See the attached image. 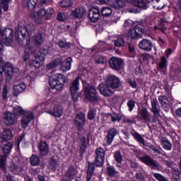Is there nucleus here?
<instances>
[{
    "instance_id": "obj_1",
    "label": "nucleus",
    "mask_w": 181,
    "mask_h": 181,
    "mask_svg": "<svg viewBox=\"0 0 181 181\" xmlns=\"http://www.w3.org/2000/svg\"><path fill=\"white\" fill-rule=\"evenodd\" d=\"M121 87V81L118 77L112 75L107 78L105 84L101 83L98 86V90L104 97H111L115 90Z\"/></svg>"
},
{
    "instance_id": "obj_2",
    "label": "nucleus",
    "mask_w": 181,
    "mask_h": 181,
    "mask_svg": "<svg viewBox=\"0 0 181 181\" xmlns=\"http://www.w3.org/2000/svg\"><path fill=\"white\" fill-rule=\"evenodd\" d=\"M64 83H69V78L62 74H55L49 77V84L51 88L55 90H63Z\"/></svg>"
},
{
    "instance_id": "obj_3",
    "label": "nucleus",
    "mask_w": 181,
    "mask_h": 181,
    "mask_svg": "<svg viewBox=\"0 0 181 181\" xmlns=\"http://www.w3.org/2000/svg\"><path fill=\"white\" fill-rule=\"evenodd\" d=\"M13 114L14 115H23L21 119L22 128H28V125L33 119V113L32 112L25 111L19 106L14 107Z\"/></svg>"
},
{
    "instance_id": "obj_4",
    "label": "nucleus",
    "mask_w": 181,
    "mask_h": 181,
    "mask_svg": "<svg viewBox=\"0 0 181 181\" xmlns=\"http://www.w3.org/2000/svg\"><path fill=\"white\" fill-rule=\"evenodd\" d=\"M4 49V45L0 42V74H4L6 70V80H12V74L13 73V66L9 62H5L2 59V50Z\"/></svg>"
},
{
    "instance_id": "obj_5",
    "label": "nucleus",
    "mask_w": 181,
    "mask_h": 181,
    "mask_svg": "<svg viewBox=\"0 0 181 181\" xmlns=\"http://www.w3.org/2000/svg\"><path fill=\"white\" fill-rule=\"evenodd\" d=\"M84 97L86 101L89 103H97L98 101V96H97V90L93 86H87L85 88Z\"/></svg>"
},
{
    "instance_id": "obj_6",
    "label": "nucleus",
    "mask_w": 181,
    "mask_h": 181,
    "mask_svg": "<svg viewBox=\"0 0 181 181\" xmlns=\"http://www.w3.org/2000/svg\"><path fill=\"white\" fill-rule=\"evenodd\" d=\"M18 30L22 37L26 39L27 35H30V32H33V30H35V25H33V23H29L26 26L19 24Z\"/></svg>"
},
{
    "instance_id": "obj_7",
    "label": "nucleus",
    "mask_w": 181,
    "mask_h": 181,
    "mask_svg": "<svg viewBox=\"0 0 181 181\" xmlns=\"http://www.w3.org/2000/svg\"><path fill=\"white\" fill-rule=\"evenodd\" d=\"M145 33V30L136 26V28H130L127 33V37L130 39H141L142 35Z\"/></svg>"
},
{
    "instance_id": "obj_8",
    "label": "nucleus",
    "mask_w": 181,
    "mask_h": 181,
    "mask_svg": "<svg viewBox=\"0 0 181 181\" xmlns=\"http://www.w3.org/2000/svg\"><path fill=\"white\" fill-rule=\"evenodd\" d=\"M46 59V49L42 48L40 49V55L35 57V59L31 62V66L34 67H40V63L45 62Z\"/></svg>"
},
{
    "instance_id": "obj_9",
    "label": "nucleus",
    "mask_w": 181,
    "mask_h": 181,
    "mask_svg": "<svg viewBox=\"0 0 181 181\" xmlns=\"http://www.w3.org/2000/svg\"><path fill=\"white\" fill-rule=\"evenodd\" d=\"M110 66L113 70H120L122 69V66H124V61L120 58L113 57L110 59Z\"/></svg>"
},
{
    "instance_id": "obj_10",
    "label": "nucleus",
    "mask_w": 181,
    "mask_h": 181,
    "mask_svg": "<svg viewBox=\"0 0 181 181\" xmlns=\"http://www.w3.org/2000/svg\"><path fill=\"white\" fill-rule=\"evenodd\" d=\"M75 125L79 131H81L84 128V125H86V115L84 113L81 112L76 115L75 117Z\"/></svg>"
},
{
    "instance_id": "obj_11",
    "label": "nucleus",
    "mask_w": 181,
    "mask_h": 181,
    "mask_svg": "<svg viewBox=\"0 0 181 181\" xmlns=\"http://www.w3.org/2000/svg\"><path fill=\"white\" fill-rule=\"evenodd\" d=\"M141 162L150 166L151 169H159L160 166L159 165V163L153 160L148 156H145L141 158Z\"/></svg>"
},
{
    "instance_id": "obj_12",
    "label": "nucleus",
    "mask_w": 181,
    "mask_h": 181,
    "mask_svg": "<svg viewBox=\"0 0 181 181\" xmlns=\"http://www.w3.org/2000/svg\"><path fill=\"white\" fill-rule=\"evenodd\" d=\"M104 158H105V151L102 148H98L96 150V166H103L104 165Z\"/></svg>"
},
{
    "instance_id": "obj_13",
    "label": "nucleus",
    "mask_w": 181,
    "mask_h": 181,
    "mask_svg": "<svg viewBox=\"0 0 181 181\" xmlns=\"http://www.w3.org/2000/svg\"><path fill=\"white\" fill-rule=\"evenodd\" d=\"M88 18L91 22H97L100 19V8L97 6L91 7L89 10Z\"/></svg>"
},
{
    "instance_id": "obj_14",
    "label": "nucleus",
    "mask_w": 181,
    "mask_h": 181,
    "mask_svg": "<svg viewBox=\"0 0 181 181\" xmlns=\"http://www.w3.org/2000/svg\"><path fill=\"white\" fill-rule=\"evenodd\" d=\"M86 10L84 8H76L75 10L69 11V15L72 18H76L77 19H81L86 16Z\"/></svg>"
},
{
    "instance_id": "obj_15",
    "label": "nucleus",
    "mask_w": 181,
    "mask_h": 181,
    "mask_svg": "<svg viewBox=\"0 0 181 181\" xmlns=\"http://www.w3.org/2000/svg\"><path fill=\"white\" fill-rule=\"evenodd\" d=\"M4 123L6 125H13L17 121L16 117H15V114L11 113L10 112H6L4 114Z\"/></svg>"
},
{
    "instance_id": "obj_16",
    "label": "nucleus",
    "mask_w": 181,
    "mask_h": 181,
    "mask_svg": "<svg viewBox=\"0 0 181 181\" xmlns=\"http://www.w3.org/2000/svg\"><path fill=\"white\" fill-rule=\"evenodd\" d=\"M139 47L142 49V50H145V52H151V50H152V47H153V45L151 40L144 39L139 43Z\"/></svg>"
},
{
    "instance_id": "obj_17",
    "label": "nucleus",
    "mask_w": 181,
    "mask_h": 181,
    "mask_svg": "<svg viewBox=\"0 0 181 181\" xmlns=\"http://www.w3.org/2000/svg\"><path fill=\"white\" fill-rule=\"evenodd\" d=\"M77 172L73 167H70L61 181H72Z\"/></svg>"
},
{
    "instance_id": "obj_18",
    "label": "nucleus",
    "mask_w": 181,
    "mask_h": 181,
    "mask_svg": "<svg viewBox=\"0 0 181 181\" xmlns=\"http://www.w3.org/2000/svg\"><path fill=\"white\" fill-rule=\"evenodd\" d=\"M11 139H12V131L9 129H4L0 136V144L2 142H7V141Z\"/></svg>"
},
{
    "instance_id": "obj_19",
    "label": "nucleus",
    "mask_w": 181,
    "mask_h": 181,
    "mask_svg": "<svg viewBox=\"0 0 181 181\" xmlns=\"http://www.w3.org/2000/svg\"><path fill=\"white\" fill-rule=\"evenodd\" d=\"M158 101L160 104H161V107L164 109L166 112L170 110V104H169V100H168V97L165 95H161L158 97Z\"/></svg>"
},
{
    "instance_id": "obj_20",
    "label": "nucleus",
    "mask_w": 181,
    "mask_h": 181,
    "mask_svg": "<svg viewBox=\"0 0 181 181\" xmlns=\"http://www.w3.org/2000/svg\"><path fill=\"white\" fill-rule=\"evenodd\" d=\"M47 113L49 114V115H53V117L60 118L63 115V109L62 107L56 105L52 110L47 111Z\"/></svg>"
},
{
    "instance_id": "obj_21",
    "label": "nucleus",
    "mask_w": 181,
    "mask_h": 181,
    "mask_svg": "<svg viewBox=\"0 0 181 181\" xmlns=\"http://www.w3.org/2000/svg\"><path fill=\"white\" fill-rule=\"evenodd\" d=\"M118 135V130L115 128L110 129L107 132V136L106 137L107 145H111L112 144V141H114V138Z\"/></svg>"
},
{
    "instance_id": "obj_22",
    "label": "nucleus",
    "mask_w": 181,
    "mask_h": 181,
    "mask_svg": "<svg viewBox=\"0 0 181 181\" xmlns=\"http://www.w3.org/2000/svg\"><path fill=\"white\" fill-rule=\"evenodd\" d=\"M13 95H14V97H18L19 94L23 93V91L26 90V85H25V83H20L19 85L13 86Z\"/></svg>"
},
{
    "instance_id": "obj_23",
    "label": "nucleus",
    "mask_w": 181,
    "mask_h": 181,
    "mask_svg": "<svg viewBox=\"0 0 181 181\" xmlns=\"http://www.w3.org/2000/svg\"><path fill=\"white\" fill-rule=\"evenodd\" d=\"M71 63H73V59L71 57H68L61 64V70L62 71H69L71 70Z\"/></svg>"
},
{
    "instance_id": "obj_24",
    "label": "nucleus",
    "mask_w": 181,
    "mask_h": 181,
    "mask_svg": "<svg viewBox=\"0 0 181 181\" xmlns=\"http://www.w3.org/2000/svg\"><path fill=\"white\" fill-rule=\"evenodd\" d=\"M69 90L71 93L78 92L80 90V77L78 76L71 83Z\"/></svg>"
},
{
    "instance_id": "obj_25",
    "label": "nucleus",
    "mask_w": 181,
    "mask_h": 181,
    "mask_svg": "<svg viewBox=\"0 0 181 181\" xmlns=\"http://www.w3.org/2000/svg\"><path fill=\"white\" fill-rule=\"evenodd\" d=\"M127 2H129L130 4H133L135 6H138V8H142L143 9H146V3L145 0H124Z\"/></svg>"
},
{
    "instance_id": "obj_26",
    "label": "nucleus",
    "mask_w": 181,
    "mask_h": 181,
    "mask_svg": "<svg viewBox=\"0 0 181 181\" xmlns=\"http://www.w3.org/2000/svg\"><path fill=\"white\" fill-rule=\"evenodd\" d=\"M133 136L134 139L137 141V142H139V144L142 145V146L144 147L149 146V144H148V142H146L145 139H144V137H142V136L139 134L138 132L134 133Z\"/></svg>"
},
{
    "instance_id": "obj_27",
    "label": "nucleus",
    "mask_w": 181,
    "mask_h": 181,
    "mask_svg": "<svg viewBox=\"0 0 181 181\" xmlns=\"http://www.w3.org/2000/svg\"><path fill=\"white\" fill-rule=\"evenodd\" d=\"M138 118L140 119H144V121H148L149 117V113L146 109L139 110Z\"/></svg>"
},
{
    "instance_id": "obj_28",
    "label": "nucleus",
    "mask_w": 181,
    "mask_h": 181,
    "mask_svg": "<svg viewBox=\"0 0 181 181\" xmlns=\"http://www.w3.org/2000/svg\"><path fill=\"white\" fill-rule=\"evenodd\" d=\"M112 2V6L115 7V9H121L125 6V1L122 0H110Z\"/></svg>"
},
{
    "instance_id": "obj_29",
    "label": "nucleus",
    "mask_w": 181,
    "mask_h": 181,
    "mask_svg": "<svg viewBox=\"0 0 181 181\" xmlns=\"http://www.w3.org/2000/svg\"><path fill=\"white\" fill-rule=\"evenodd\" d=\"M30 163L31 166H39L40 165V158L36 154H33L30 158Z\"/></svg>"
},
{
    "instance_id": "obj_30",
    "label": "nucleus",
    "mask_w": 181,
    "mask_h": 181,
    "mask_svg": "<svg viewBox=\"0 0 181 181\" xmlns=\"http://www.w3.org/2000/svg\"><path fill=\"white\" fill-rule=\"evenodd\" d=\"M160 144L165 151H170L172 149V144L166 138H162Z\"/></svg>"
},
{
    "instance_id": "obj_31",
    "label": "nucleus",
    "mask_w": 181,
    "mask_h": 181,
    "mask_svg": "<svg viewBox=\"0 0 181 181\" xmlns=\"http://www.w3.org/2000/svg\"><path fill=\"white\" fill-rule=\"evenodd\" d=\"M151 111L155 115H159V107H158V100L156 99L151 100Z\"/></svg>"
},
{
    "instance_id": "obj_32",
    "label": "nucleus",
    "mask_w": 181,
    "mask_h": 181,
    "mask_svg": "<svg viewBox=\"0 0 181 181\" xmlns=\"http://www.w3.org/2000/svg\"><path fill=\"white\" fill-rule=\"evenodd\" d=\"M95 168H94V163H89L88 164V168L87 172V181L91 180V177L93 175H94V170Z\"/></svg>"
},
{
    "instance_id": "obj_33",
    "label": "nucleus",
    "mask_w": 181,
    "mask_h": 181,
    "mask_svg": "<svg viewBox=\"0 0 181 181\" xmlns=\"http://www.w3.org/2000/svg\"><path fill=\"white\" fill-rule=\"evenodd\" d=\"M8 158L7 155H1L0 156V168L2 170H6V159Z\"/></svg>"
},
{
    "instance_id": "obj_34",
    "label": "nucleus",
    "mask_w": 181,
    "mask_h": 181,
    "mask_svg": "<svg viewBox=\"0 0 181 181\" xmlns=\"http://www.w3.org/2000/svg\"><path fill=\"white\" fill-rule=\"evenodd\" d=\"M158 67L161 70H163V71L166 70V69L168 68V60L166 59V57H160V61L158 64Z\"/></svg>"
},
{
    "instance_id": "obj_35",
    "label": "nucleus",
    "mask_w": 181,
    "mask_h": 181,
    "mask_svg": "<svg viewBox=\"0 0 181 181\" xmlns=\"http://www.w3.org/2000/svg\"><path fill=\"white\" fill-rule=\"evenodd\" d=\"M40 156H46V141H41L39 144Z\"/></svg>"
},
{
    "instance_id": "obj_36",
    "label": "nucleus",
    "mask_w": 181,
    "mask_h": 181,
    "mask_svg": "<svg viewBox=\"0 0 181 181\" xmlns=\"http://www.w3.org/2000/svg\"><path fill=\"white\" fill-rule=\"evenodd\" d=\"M106 117H107V118H111L112 122H119V121L122 119L121 116L117 113H114L112 115L109 114Z\"/></svg>"
},
{
    "instance_id": "obj_37",
    "label": "nucleus",
    "mask_w": 181,
    "mask_h": 181,
    "mask_svg": "<svg viewBox=\"0 0 181 181\" xmlns=\"http://www.w3.org/2000/svg\"><path fill=\"white\" fill-rule=\"evenodd\" d=\"M60 6L62 8H71V6H73V1L63 0L60 2Z\"/></svg>"
},
{
    "instance_id": "obj_38",
    "label": "nucleus",
    "mask_w": 181,
    "mask_h": 181,
    "mask_svg": "<svg viewBox=\"0 0 181 181\" xmlns=\"http://www.w3.org/2000/svg\"><path fill=\"white\" fill-rule=\"evenodd\" d=\"M12 148H13V146H12V144L7 143L3 147V152H4V155H6L8 156V154L11 153V151H12Z\"/></svg>"
},
{
    "instance_id": "obj_39",
    "label": "nucleus",
    "mask_w": 181,
    "mask_h": 181,
    "mask_svg": "<svg viewBox=\"0 0 181 181\" xmlns=\"http://www.w3.org/2000/svg\"><path fill=\"white\" fill-rule=\"evenodd\" d=\"M34 42L35 46H40L42 43H43V37L41 34H38L35 36L34 37Z\"/></svg>"
},
{
    "instance_id": "obj_40",
    "label": "nucleus",
    "mask_w": 181,
    "mask_h": 181,
    "mask_svg": "<svg viewBox=\"0 0 181 181\" xmlns=\"http://www.w3.org/2000/svg\"><path fill=\"white\" fill-rule=\"evenodd\" d=\"M9 2H11V0H0L1 8L4 9V12L8 11V8H9Z\"/></svg>"
},
{
    "instance_id": "obj_41",
    "label": "nucleus",
    "mask_w": 181,
    "mask_h": 181,
    "mask_svg": "<svg viewBox=\"0 0 181 181\" xmlns=\"http://www.w3.org/2000/svg\"><path fill=\"white\" fill-rule=\"evenodd\" d=\"M103 16H110L112 13V10L110 7H103L101 10Z\"/></svg>"
},
{
    "instance_id": "obj_42",
    "label": "nucleus",
    "mask_w": 181,
    "mask_h": 181,
    "mask_svg": "<svg viewBox=\"0 0 181 181\" xmlns=\"http://www.w3.org/2000/svg\"><path fill=\"white\" fill-rule=\"evenodd\" d=\"M95 62L98 64H105L107 63V59L103 56H97L95 57Z\"/></svg>"
},
{
    "instance_id": "obj_43",
    "label": "nucleus",
    "mask_w": 181,
    "mask_h": 181,
    "mask_svg": "<svg viewBox=\"0 0 181 181\" xmlns=\"http://www.w3.org/2000/svg\"><path fill=\"white\" fill-rule=\"evenodd\" d=\"M62 62V59H57L51 62L47 66V67L50 69H54V67H57L59 64H60V62Z\"/></svg>"
},
{
    "instance_id": "obj_44",
    "label": "nucleus",
    "mask_w": 181,
    "mask_h": 181,
    "mask_svg": "<svg viewBox=\"0 0 181 181\" xmlns=\"http://www.w3.org/2000/svg\"><path fill=\"white\" fill-rule=\"evenodd\" d=\"M36 4H37V0H28V8L30 11H33L36 8Z\"/></svg>"
},
{
    "instance_id": "obj_45",
    "label": "nucleus",
    "mask_w": 181,
    "mask_h": 181,
    "mask_svg": "<svg viewBox=\"0 0 181 181\" xmlns=\"http://www.w3.org/2000/svg\"><path fill=\"white\" fill-rule=\"evenodd\" d=\"M115 45L118 47H121L122 46H124V45H125V41L124 40V38H122V37H119L117 40L115 41Z\"/></svg>"
},
{
    "instance_id": "obj_46",
    "label": "nucleus",
    "mask_w": 181,
    "mask_h": 181,
    "mask_svg": "<svg viewBox=\"0 0 181 181\" xmlns=\"http://www.w3.org/2000/svg\"><path fill=\"white\" fill-rule=\"evenodd\" d=\"M67 16H66V13H58L57 14V19L59 21V22H66L67 21Z\"/></svg>"
},
{
    "instance_id": "obj_47",
    "label": "nucleus",
    "mask_w": 181,
    "mask_h": 181,
    "mask_svg": "<svg viewBox=\"0 0 181 181\" xmlns=\"http://www.w3.org/2000/svg\"><path fill=\"white\" fill-rule=\"evenodd\" d=\"M127 84L132 87V88H136L138 87V84L136 83V81L135 79L129 78L127 80Z\"/></svg>"
},
{
    "instance_id": "obj_48",
    "label": "nucleus",
    "mask_w": 181,
    "mask_h": 181,
    "mask_svg": "<svg viewBox=\"0 0 181 181\" xmlns=\"http://www.w3.org/2000/svg\"><path fill=\"white\" fill-rule=\"evenodd\" d=\"M57 160H56V159L54 158H51V160H49V166L51 169L56 170V169H57Z\"/></svg>"
},
{
    "instance_id": "obj_49",
    "label": "nucleus",
    "mask_w": 181,
    "mask_h": 181,
    "mask_svg": "<svg viewBox=\"0 0 181 181\" xmlns=\"http://www.w3.org/2000/svg\"><path fill=\"white\" fill-rule=\"evenodd\" d=\"M107 175H109V176L113 177L115 176V175H117V171L114 170V168L110 166L107 167Z\"/></svg>"
},
{
    "instance_id": "obj_50",
    "label": "nucleus",
    "mask_w": 181,
    "mask_h": 181,
    "mask_svg": "<svg viewBox=\"0 0 181 181\" xmlns=\"http://www.w3.org/2000/svg\"><path fill=\"white\" fill-rule=\"evenodd\" d=\"M115 159L117 163H121V162H122V156L119 151H117L115 153Z\"/></svg>"
},
{
    "instance_id": "obj_51",
    "label": "nucleus",
    "mask_w": 181,
    "mask_h": 181,
    "mask_svg": "<svg viewBox=\"0 0 181 181\" xmlns=\"http://www.w3.org/2000/svg\"><path fill=\"white\" fill-rule=\"evenodd\" d=\"M153 176L155 177V179H156V180L158 181H168V179L165 178V177H163V175L159 174V173H154Z\"/></svg>"
},
{
    "instance_id": "obj_52",
    "label": "nucleus",
    "mask_w": 181,
    "mask_h": 181,
    "mask_svg": "<svg viewBox=\"0 0 181 181\" xmlns=\"http://www.w3.org/2000/svg\"><path fill=\"white\" fill-rule=\"evenodd\" d=\"M18 169H19V166L15 164V163H11V164L10 165L11 172H13V173H16V172H18Z\"/></svg>"
},
{
    "instance_id": "obj_53",
    "label": "nucleus",
    "mask_w": 181,
    "mask_h": 181,
    "mask_svg": "<svg viewBox=\"0 0 181 181\" xmlns=\"http://www.w3.org/2000/svg\"><path fill=\"white\" fill-rule=\"evenodd\" d=\"M3 100H8V86L5 85L2 92Z\"/></svg>"
},
{
    "instance_id": "obj_54",
    "label": "nucleus",
    "mask_w": 181,
    "mask_h": 181,
    "mask_svg": "<svg viewBox=\"0 0 181 181\" xmlns=\"http://www.w3.org/2000/svg\"><path fill=\"white\" fill-rule=\"evenodd\" d=\"M127 107L129 108V111H130V112H131L134 110V108L135 107V101L129 100L127 102Z\"/></svg>"
},
{
    "instance_id": "obj_55",
    "label": "nucleus",
    "mask_w": 181,
    "mask_h": 181,
    "mask_svg": "<svg viewBox=\"0 0 181 181\" xmlns=\"http://www.w3.org/2000/svg\"><path fill=\"white\" fill-rule=\"evenodd\" d=\"M71 98L74 103H76L78 100V97H80V94L78 92H71Z\"/></svg>"
},
{
    "instance_id": "obj_56",
    "label": "nucleus",
    "mask_w": 181,
    "mask_h": 181,
    "mask_svg": "<svg viewBox=\"0 0 181 181\" xmlns=\"http://www.w3.org/2000/svg\"><path fill=\"white\" fill-rule=\"evenodd\" d=\"M37 15L38 18H43V16H46V9L41 8L37 11Z\"/></svg>"
},
{
    "instance_id": "obj_57",
    "label": "nucleus",
    "mask_w": 181,
    "mask_h": 181,
    "mask_svg": "<svg viewBox=\"0 0 181 181\" xmlns=\"http://www.w3.org/2000/svg\"><path fill=\"white\" fill-rule=\"evenodd\" d=\"M95 117V110H90L88 113V119H94Z\"/></svg>"
},
{
    "instance_id": "obj_58",
    "label": "nucleus",
    "mask_w": 181,
    "mask_h": 181,
    "mask_svg": "<svg viewBox=\"0 0 181 181\" xmlns=\"http://www.w3.org/2000/svg\"><path fill=\"white\" fill-rule=\"evenodd\" d=\"M173 177L176 181H177V180H179V179H180V176L179 175V170H174L173 171Z\"/></svg>"
},
{
    "instance_id": "obj_59",
    "label": "nucleus",
    "mask_w": 181,
    "mask_h": 181,
    "mask_svg": "<svg viewBox=\"0 0 181 181\" xmlns=\"http://www.w3.org/2000/svg\"><path fill=\"white\" fill-rule=\"evenodd\" d=\"M132 25H134V21H132V20H127L124 22V28H128L129 26H132Z\"/></svg>"
},
{
    "instance_id": "obj_60",
    "label": "nucleus",
    "mask_w": 181,
    "mask_h": 181,
    "mask_svg": "<svg viewBox=\"0 0 181 181\" xmlns=\"http://www.w3.org/2000/svg\"><path fill=\"white\" fill-rule=\"evenodd\" d=\"M29 54L30 53L25 50L23 56V62H28V60H29Z\"/></svg>"
},
{
    "instance_id": "obj_61",
    "label": "nucleus",
    "mask_w": 181,
    "mask_h": 181,
    "mask_svg": "<svg viewBox=\"0 0 181 181\" xmlns=\"http://www.w3.org/2000/svg\"><path fill=\"white\" fill-rule=\"evenodd\" d=\"M136 178L139 180H143V179H145V175L142 173H139L136 174Z\"/></svg>"
},
{
    "instance_id": "obj_62",
    "label": "nucleus",
    "mask_w": 181,
    "mask_h": 181,
    "mask_svg": "<svg viewBox=\"0 0 181 181\" xmlns=\"http://www.w3.org/2000/svg\"><path fill=\"white\" fill-rule=\"evenodd\" d=\"M150 148L152 149V151L156 152V153L160 155V151H159V149H158L156 147H155V146H150Z\"/></svg>"
},
{
    "instance_id": "obj_63",
    "label": "nucleus",
    "mask_w": 181,
    "mask_h": 181,
    "mask_svg": "<svg viewBox=\"0 0 181 181\" xmlns=\"http://www.w3.org/2000/svg\"><path fill=\"white\" fill-rule=\"evenodd\" d=\"M47 15H49V16L53 15V13H54V9H53L52 8H48L47 9Z\"/></svg>"
},
{
    "instance_id": "obj_64",
    "label": "nucleus",
    "mask_w": 181,
    "mask_h": 181,
    "mask_svg": "<svg viewBox=\"0 0 181 181\" xmlns=\"http://www.w3.org/2000/svg\"><path fill=\"white\" fill-rule=\"evenodd\" d=\"M175 114L177 117H181V107H179L178 109H177L175 112Z\"/></svg>"
}]
</instances>
